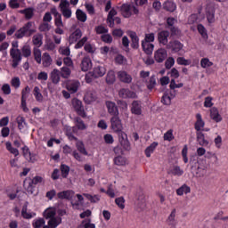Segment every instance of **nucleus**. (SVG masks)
Here are the masks:
<instances>
[{"label": "nucleus", "instance_id": "1", "mask_svg": "<svg viewBox=\"0 0 228 228\" xmlns=\"http://www.w3.org/2000/svg\"><path fill=\"white\" fill-rule=\"evenodd\" d=\"M110 129L113 133H117L118 136V141L121 143L122 147L126 151L131 149V143L127 139V134L124 132V125L122 124V119L118 116H112L110 118Z\"/></svg>", "mask_w": 228, "mask_h": 228}, {"label": "nucleus", "instance_id": "2", "mask_svg": "<svg viewBox=\"0 0 228 228\" xmlns=\"http://www.w3.org/2000/svg\"><path fill=\"white\" fill-rule=\"evenodd\" d=\"M44 216L49 219L48 225L50 228H56L60 224H61V217L56 216V208H49L44 212Z\"/></svg>", "mask_w": 228, "mask_h": 228}, {"label": "nucleus", "instance_id": "3", "mask_svg": "<svg viewBox=\"0 0 228 228\" xmlns=\"http://www.w3.org/2000/svg\"><path fill=\"white\" fill-rule=\"evenodd\" d=\"M45 180H44V177L40 175H36L31 180L24 181V188L25 190H27V191L33 193V190H35V186H37V184H45Z\"/></svg>", "mask_w": 228, "mask_h": 228}, {"label": "nucleus", "instance_id": "4", "mask_svg": "<svg viewBox=\"0 0 228 228\" xmlns=\"http://www.w3.org/2000/svg\"><path fill=\"white\" fill-rule=\"evenodd\" d=\"M121 13L125 19H129L133 13H138V8L131 4H124L121 5Z\"/></svg>", "mask_w": 228, "mask_h": 228}, {"label": "nucleus", "instance_id": "5", "mask_svg": "<svg viewBox=\"0 0 228 228\" xmlns=\"http://www.w3.org/2000/svg\"><path fill=\"white\" fill-rule=\"evenodd\" d=\"M71 106L77 111V115L80 117H86V113L85 112V107H83V102L77 98H73L71 100Z\"/></svg>", "mask_w": 228, "mask_h": 228}, {"label": "nucleus", "instance_id": "6", "mask_svg": "<svg viewBox=\"0 0 228 228\" xmlns=\"http://www.w3.org/2000/svg\"><path fill=\"white\" fill-rule=\"evenodd\" d=\"M168 58V52L165 48H159L154 52V60L157 63H163Z\"/></svg>", "mask_w": 228, "mask_h": 228}, {"label": "nucleus", "instance_id": "7", "mask_svg": "<svg viewBox=\"0 0 228 228\" xmlns=\"http://www.w3.org/2000/svg\"><path fill=\"white\" fill-rule=\"evenodd\" d=\"M10 54L12 58V67L15 69L22 61V53L19 49H11Z\"/></svg>", "mask_w": 228, "mask_h": 228}, {"label": "nucleus", "instance_id": "8", "mask_svg": "<svg viewBox=\"0 0 228 228\" xmlns=\"http://www.w3.org/2000/svg\"><path fill=\"white\" fill-rule=\"evenodd\" d=\"M207 20L209 24L215 22V4L209 3L206 7Z\"/></svg>", "mask_w": 228, "mask_h": 228}, {"label": "nucleus", "instance_id": "9", "mask_svg": "<svg viewBox=\"0 0 228 228\" xmlns=\"http://www.w3.org/2000/svg\"><path fill=\"white\" fill-rule=\"evenodd\" d=\"M118 95L122 99H136L138 97L136 93L126 88L119 90Z\"/></svg>", "mask_w": 228, "mask_h": 228}, {"label": "nucleus", "instance_id": "10", "mask_svg": "<svg viewBox=\"0 0 228 228\" xmlns=\"http://www.w3.org/2000/svg\"><path fill=\"white\" fill-rule=\"evenodd\" d=\"M106 108L108 110V113H110L112 117H118L119 115L118 107L113 102H106Z\"/></svg>", "mask_w": 228, "mask_h": 228}, {"label": "nucleus", "instance_id": "11", "mask_svg": "<svg viewBox=\"0 0 228 228\" xmlns=\"http://www.w3.org/2000/svg\"><path fill=\"white\" fill-rule=\"evenodd\" d=\"M106 74V67L102 65H96L93 69V77H102Z\"/></svg>", "mask_w": 228, "mask_h": 228}, {"label": "nucleus", "instance_id": "12", "mask_svg": "<svg viewBox=\"0 0 228 228\" xmlns=\"http://www.w3.org/2000/svg\"><path fill=\"white\" fill-rule=\"evenodd\" d=\"M75 192L72 190L62 191L57 194L58 199L61 200H72Z\"/></svg>", "mask_w": 228, "mask_h": 228}, {"label": "nucleus", "instance_id": "13", "mask_svg": "<svg viewBox=\"0 0 228 228\" xmlns=\"http://www.w3.org/2000/svg\"><path fill=\"white\" fill-rule=\"evenodd\" d=\"M81 37H83V32H81V29L77 28L69 35L68 42L69 44H76V42H77Z\"/></svg>", "mask_w": 228, "mask_h": 228}, {"label": "nucleus", "instance_id": "14", "mask_svg": "<svg viewBox=\"0 0 228 228\" xmlns=\"http://www.w3.org/2000/svg\"><path fill=\"white\" fill-rule=\"evenodd\" d=\"M97 99V94L94 90H87L85 96L84 101L86 104H92Z\"/></svg>", "mask_w": 228, "mask_h": 228}, {"label": "nucleus", "instance_id": "15", "mask_svg": "<svg viewBox=\"0 0 228 228\" xmlns=\"http://www.w3.org/2000/svg\"><path fill=\"white\" fill-rule=\"evenodd\" d=\"M118 77L122 83L129 84L133 81V77L124 70L118 72Z\"/></svg>", "mask_w": 228, "mask_h": 228}, {"label": "nucleus", "instance_id": "16", "mask_svg": "<svg viewBox=\"0 0 228 228\" xmlns=\"http://www.w3.org/2000/svg\"><path fill=\"white\" fill-rule=\"evenodd\" d=\"M184 45L179 41H171L167 45V49H172L174 53H179V51H183Z\"/></svg>", "mask_w": 228, "mask_h": 228}, {"label": "nucleus", "instance_id": "17", "mask_svg": "<svg viewBox=\"0 0 228 228\" xmlns=\"http://www.w3.org/2000/svg\"><path fill=\"white\" fill-rule=\"evenodd\" d=\"M86 125L80 118H75V126H73V133H77L79 131H85L86 129Z\"/></svg>", "mask_w": 228, "mask_h": 228}, {"label": "nucleus", "instance_id": "18", "mask_svg": "<svg viewBox=\"0 0 228 228\" xmlns=\"http://www.w3.org/2000/svg\"><path fill=\"white\" fill-rule=\"evenodd\" d=\"M23 29H25V32L28 37H31L33 33H37V26L35 25V22L28 21L27 24L23 26Z\"/></svg>", "mask_w": 228, "mask_h": 228}, {"label": "nucleus", "instance_id": "19", "mask_svg": "<svg viewBox=\"0 0 228 228\" xmlns=\"http://www.w3.org/2000/svg\"><path fill=\"white\" fill-rule=\"evenodd\" d=\"M92 67H93V64L90 57H85L81 62V70H83V72H88V70H90Z\"/></svg>", "mask_w": 228, "mask_h": 228}, {"label": "nucleus", "instance_id": "20", "mask_svg": "<svg viewBox=\"0 0 228 228\" xmlns=\"http://www.w3.org/2000/svg\"><path fill=\"white\" fill-rule=\"evenodd\" d=\"M79 86H80L79 81L71 80L67 84V90H69V92H70L71 94H76V92H77L79 88Z\"/></svg>", "mask_w": 228, "mask_h": 228}, {"label": "nucleus", "instance_id": "21", "mask_svg": "<svg viewBox=\"0 0 228 228\" xmlns=\"http://www.w3.org/2000/svg\"><path fill=\"white\" fill-rule=\"evenodd\" d=\"M131 112L133 115H142V102L134 101L131 106Z\"/></svg>", "mask_w": 228, "mask_h": 228}, {"label": "nucleus", "instance_id": "22", "mask_svg": "<svg viewBox=\"0 0 228 228\" xmlns=\"http://www.w3.org/2000/svg\"><path fill=\"white\" fill-rule=\"evenodd\" d=\"M168 37H170V32L164 30L159 34V42L162 45H167L168 44Z\"/></svg>", "mask_w": 228, "mask_h": 228}, {"label": "nucleus", "instance_id": "23", "mask_svg": "<svg viewBox=\"0 0 228 228\" xmlns=\"http://www.w3.org/2000/svg\"><path fill=\"white\" fill-rule=\"evenodd\" d=\"M207 172L208 167H206V166L203 164H199L198 167L194 171V175H196V177H204Z\"/></svg>", "mask_w": 228, "mask_h": 228}, {"label": "nucleus", "instance_id": "24", "mask_svg": "<svg viewBox=\"0 0 228 228\" xmlns=\"http://www.w3.org/2000/svg\"><path fill=\"white\" fill-rule=\"evenodd\" d=\"M85 195H81V194H77L76 195V198H77V200H71V204L73 206V208H79V206H83V204H85Z\"/></svg>", "mask_w": 228, "mask_h": 228}, {"label": "nucleus", "instance_id": "25", "mask_svg": "<svg viewBox=\"0 0 228 228\" xmlns=\"http://www.w3.org/2000/svg\"><path fill=\"white\" fill-rule=\"evenodd\" d=\"M158 145H159L158 142H153L151 145H149L145 149L144 154H145L146 158H151V156H152V154L156 151Z\"/></svg>", "mask_w": 228, "mask_h": 228}, {"label": "nucleus", "instance_id": "26", "mask_svg": "<svg viewBox=\"0 0 228 228\" xmlns=\"http://www.w3.org/2000/svg\"><path fill=\"white\" fill-rule=\"evenodd\" d=\"M41 61L43 63V67H51V65L53 64V58H51V55L49 53H43Z\"/></svg>", "mask_w": 228, "mask_h": 228}, {"label": "nucleus", "instance_id": "27", "mask_svg": "<svg viewBox=\"0 0 228 228\" xmlns=\"http://www.w3.org/2000/svg\"><path fill=\"white\" fill-rule=\"evenodd\" d=\"M142 51H144L146 54H152V52L154 51V44L152 43H147L145 41H142Z\"/></svg>", "mask_w": 228, "mask_h": 228}, {"label": "nucleus", "instance_id": "28", "mask_svg": "<svg viewBox=\"0 0 228 228\" xmlns=\"http://www.w3.org/2000/svg\"><path fill=\"white\" fill-rule=\"evenodd\" d=\"M21 216L25 218L26 220H29L33 218L34 216H37V214L34 212L28 211V204H26L21 210Z\"/></svg>", "mask_w": 228, "mask_h": 228}, {"label": "nucleus", "instance_id": "29", "mask_svg": "<svg viewBox=\"0 0 228 228\" xmlns=\"http://www.w3.org/2000/svg\"><path fill=\"white\" fill-rule=\"evenodd\" d=\"M129 37L132 40L131 47H133V49H138V47H140V38H138V36H136L134 32H130Z\"/></svg>", "mask_w": 228, "mask_h": 228}, {"label": "nucleus", "instance_id": "30", "mask_svg": "<svg viewBox=\"0 0 228 228\" xmlns=\"http://www.w3.org/2000/svg\"><path fill=\"white\" fill-rule=\"evenodd\" d=\"M197 121L195 123L196 131H204V120H202V116L200 114L196 115Z\"/></svg>", "mask_w": 228, "mask_h": 228}, {"label": "nucleus", "instance_id": "31", "mask_svg": "<svg viewBox=\"0 0 228 228\" xmlns=\"http://www.w3.org/2000/svg\"><path fill=\"white\" fill-rule=\"evenodd\" d=\"M190 191H191V189L190 188V186L183 184L176 190V194L179 197H183V195H188Z\"/></svg>", "mask_w": 228, "mask_h": 228}, {"label": "nucleus", "instance_id": "32", "mask_svg": "<svg viewBox=\"0 0 228 228\" xmlns=\"http://www.w3.org/2000/svg\"><path fill=\"white\" fill-rule=\"evenodd\" d=\"M20 13H22L25 16V19L29 20L30 19H33V15H35V9L29 7L24 10H20Z\"/></svg>", "mask_w": 228, "mask_h": 228}, {"label": "nucleus", "instance_id": "33", "mask_svg": "<svg viewBox=\"0 0 228 228\" xmlns=\"http://www.w3.org/2000/svg\"><path fill=\"white\" fill-rule=\"evenodd\" d=\"M210 117L212 120H215V122H222V116H220L218 109L216 108H212L210 110Z\"/></svg>", "mask_w": 228, "mask_h": 228}, {"label": "nucleus", "instance_id": "34", "mask_svg": "<svg viewBox=\"0 0 228 228\" xmlns=\"http://www.w3.org/2000/svg\"><path fill=\"white\" fill-rule=\"evenodd\" d=\"M177 214V210L175 208H174L170 215L167 217V224L168 225H171V227H175V215Z\"/></svg>", "mask_w": 228, "mask_h": 228}, {"label": "nucleus", "instance_id": "35", "mask_svg": "<svg viewBox=\"0 0 228 228\" xmlns=\"http://www.w3.org/2000/svg\"><path fill=\"white\" fill-rule=\"evenodd\" d=\"M78 228H95V224L92 223V219L86 218L78 225Z\"/></svg>", "mask_w": 228, "mask_h": 228}, {"label": "nucleus", "instance_id": "36", "mask_svg": "<svg viewBox=\"0 0 228 228\" xmlns=\"http://www.w3.org/2000/svg\"><path fill=\"white\" fill-rule=\"evenodd\" d=\"M169 174H171L172 175H176L177 177H181V175L184 174V170H183V168H181V167L179 166H174L170 169Z\"/></svg>", "mask_w": 228, "mask_h": 228}, {"label": "nucleus", "instance_id": "37", "mask_svg": "<svg viewBox=\"0 0 228 228\" xmlns=\"http://www.w3.org/2000/svg\"><path fill=\"white\" fill-rule=\"evenodd\" d=\"M16 122L18 124V128L20 129V131H24L26 127H28V124H26V119L24 118V117L19 116L16 118Z\"/></svg>", "mask_w": 228, "mask_h": 228}, {"label": "nucleus", "instance_id": "38", "mask_svg": "<svg viewBox=\"0 0 228 228\" xmlns=\"http://www.w3.org/2000/svg\"><path fill=\"white\" fill-rule=\"evenodd\" d=\"M115 15H117V11L115 9H111L109 12L107 19V22L110 28H113V26L115 25V19H113Z\"/></svg>", "mask_w": 228, "mask_h": 228}, {"label": "nucleus", "instance_id": "39", "mask_svg": "<svg viewBox=\"0 0 228 228\" xmlns=\"http://www.w3.org/2000/svg\"><path fill=\"white\" fill-rule=\"evenodd\" d=\"M50 77L54 85H58L60 83V70L53 69L50 74Z\"/></svg>", "mask_w": 228, "mask_h": 228}, {"label": "nucleus", "instance_id": "40", "mask_svg": "<svg viewBox=\"0 0 228 228\" xmlns=\"http://www.w3.org/2000/svg\"><path fill=\"white\" fill-rule=\"evenodd\" d=\"M76 17L77 19V20H79V22H86V12H85L83 10L81 9H77L76 11Z\"/></svg>", "mask_w": 228, "mask_h": 228}, {"label": "nucleus", "instance_id": "41", "mask_svg": "<svg viewBox=\"0 0 228 228\" xmlns=\"http://www.w3.org/2000/svg\"><path fill=\"white\" fill-rule=\"evenodd\" d=\"M23 155H24V158H25L28 161H30L31 163H35V161H37V155L31 154V151H29L28 149L24 150Z\"/></svg>", "mask_w": 228, "mask_h": 228}, {"label": "nucleus", "instance_id": "42", "mask_svg": "<svg viewBox=\"0 0 228 228\" xmlns=\"http://www.w3.org/2000/svg\"><path fill=\"white\" fill-rule=\"evenodd\" d=\"M76 147L81 154H83L84 156H88V151H86V148H85V143H83L82 141H77Z\"/></svg>", "mask_w": 228, "mask_h": 228}, {"label": "nucleus", "instance_id": "43", "mask_svg": "<svg viewBox=\"0 0 228 228\" xmlns=\"http://www.w3.org/2000/svg\"><path fill=\"white\" fill-rule=\"evenodd\" d=\"M84 197L92 203L95 204L101 200V196L99 194L92 195L88 193H84Z\"/></svg>", "mask_w": 228, "mask_h": 228}, {"label": "nucleus", "instance_id": "44", "mask_svg": "<svg viewBox=\"0 0 228 228\" xmlns=\"http://www.w3.org/2000/svg\"><path fill=\"white\" fill-rule=\"evenodd\" d=\"M44 36H42V34H36L33 36L32 38V42L34 44V45H37V47H40V45H42Z\"/></svg>", "mask_w": 228, "mask_h": 228}, {"label": "nucleus", "instance_id": "45", "mask_svg": "<svg viewBox=\"0 0 228 228\" xmlns=\"http://www.w3.org/2000/svg\"><path fill=\"white\" fill-rule=\"evenodd\" d=\"M116 80L117 78L115 77V71L110 70L106 76V83H108V85H113Z\"/></svg>", "mask_w": 228, "mask_h": 228}, {"label": "nucleus", "instance_id": "46", "mask_svg": "<svg viewBox=\"0 0 228 228\" xmlns=\"http://www.w3.org/2000/svg\"><path fill=\"white\" fill-rule=\"evenodd\" d=\"M33 54L37 63H42V51H40L38 47L34 48Z\"/></svg>", "mask_w": 228, "mask_h": 228}, {"label": "nucleus", "instance_id": "47", "mask_svg": "<svg viewBox=\"0 0 228 228\" xmlns=\"http://www.w3.org/2000/svg\"><path fill=\"white\" fill-rule=\"evenodd\" d=\"M197 140L200 145L206 147V145H209V142H208L205 138H204V134H201L200 132H199L197 134Z\"/></svg>", "mask_w": 228, "mask_h": 228}, {"label": "nucleus", "instance_id": "48", "mask_svg": "<svg viewBox=\"0 0 228 228\" xmlns=\"http://www.w3.org/2000/svg\"><path fill=\"white\" fill-rule=\"evenodd\" d=\"M164 8L167 12H175V9L177 8V6L173 1H167L164 4Z\"/></svg>", "mask_w": 228, "mask_h": 228}, {"label": "nucleus", "instance_id": "49", "mask_svg": "<svg viewBox=\"0 0 228 228\" xmlns=\"http://www.w3.org/2000/svg\"><path fill=\"white\" fill-rule=\"evenodd\" d=\"M34 96L36 97V101H37V102H42L44 101V95H42V93H40V87H34Z\"/></svg>", "mask_w": 228, "mask_h": 228}, {"label": "nucleus", "instance_id": "50", "mask_svg": "<svg viewBox=\"0 0 228 228\" xmlns=\"http://www.w3.org/2000/svg\"><path fill=\"white\" fill-rule=\"evenodd\" d=\"M44 225H45V220H44V218L35 219L32 223L34 228H42Z\"/></svg>", "mask_w": 228, "mask_h": 228}, {"label": "nucleus", "instance_id": "51", "mask_svg": "<svg viewBox=\"0 0 228 228\" xmlns=\"http://www.w3.org/2000/svg\"><path fill=\"white\" fill-rule=\"evenodd\" d=\"M175 65V59L174 57H168L165 61V68L170 70Z\"/></svg>", "mask_w": 228, "mask_h": 228}, {"label": "nucleus", "instance_id": "52", "mask_svg": "<svg viewBox=\"0 0 228 228\" xmlns=\"http://www.w3.org/2000/svg\"><path fill=\"white\" fill-rule=\"evenodd\" d=\"M177 65H184L185 67L188 65H191V60L185 59L184 57H178L176 59Z\"/></svg>", "mask_w": 228, "mask_h": 228}, {"label": "nucleus", "instance_id": "53", "mask_svg": "<svg viewBox=\"0 0 228 228\" xmlns=\"http://www.w3.org/2000/svg\"><path fill=\"white\" fill-rule=\"evenodd\" d=\"M37 79L38 81H40L41 83H45L47 81V79H49V75L47 74V72L45 71H41L38 73L37 75Z\"/></svg>", "mask_w": 228, "mask_h": 228}, {"label": "nucleus", "instance_id": "54", "mask_svg": "<svg viewBox=\"0 0 228 228\" xmlns=\"http://www.w3.org/2000/svg\"><path fill=\"white\" fill-rule=\"evenodd\" d=\"M205 158L207 159H214V163H218V156L216 155V153L213 152V151H207V153L205 154Z\"/></svg>", "mask_w": 228, "mask_h": 228}, {"label": "nucleus", "instance_id": "55", "mask_svg": "<svg viewBox=\"0 0 228 228\" xmlns=\"http://www.w3.org/2000/svg\"><path fill=\"white\" fill-rule=\"evenodd\" d=\"M61 172L62 177L67 178L69 175V173L70 172V167L65 164H62L61 166Z\"/></svg>", "mask_w": 228, "mask_h": 228}, {"label": "nucleus", "instance_id": "56", "mask_svg": "<svg viewBox=\"0 0 228 228\" xmlns=\"http://www.w3.org/2000/svg\"><path fill=\"white\" fill-rule=\"evenodd\" d=\"M174 130L169 129L164 134V140L166 142H172L174 140Z\"/></svg>", "mask_w": 228, "mask_h": 228}, {"label": "nucleus", "instance_id": "57", "mask_svg": "<svg viewBox=\"0 0 228 228\" xmlns=\"http://www.w3.org/2000/svg\"><path fill=\"white\" fill-rule=\"evenodd\" d=\"M114 163H115V165H118V167H124V165H126V158H124L122 156H118L114 159Z\"/></svg>", "mask_w": 228, "mask_h": 228}, {"label": "nucleus", "instance_id": "58", "mask_svg": "<svg viewBox=\"0 0 228 228\" xmlns=\"http://www.w3.org/2000/svg\"><path fill=\"white\" fill-rule=\"evenodd\" d=\"M183 86H184V84L181 82L177 84L175 78L171 79L170 85H169V87L171 88V90H175V88H183Z\"/></svg>", "mask_w": 228, "mask_h": 228}, {"label": "nucleus", "instance_id": "59", "mask_svg": "<svg viewBox=\"0 0 228 228\" xmlns=\"http://www.w3.org/2000/svg\"><path fill=\"white\" fill-rule=\"evenodd\" d=\"M5 147H6L7 151H9V152H11V154H13L14 156H19V150L12 148V142H7L5 143Z\"/></svg>", "mask_w": 228, "mask_h": 228}, {"label": "nucleus", "instance_id": "60", "mask_svg": "<svg viewBox=\"0 0 228 228\" xmlns=\"http://www.w3.org/2000/svg\"><path fill=\"white\" fill-rule=\"evenodd\" d=\"M213 62L209 61L208 58H204L200 61V66L202 69H209V67H212Z\"/></svg>", "mask_w": 228, "mask_h": 228}, {"label": "nucleus", "instance_id": "61", "mask_svg": "<svg viewBox=\"0 0 228 228\" xmlns=\"http://www.w3.org/2000/svg\"><path fill=\"white\" fill-rule=\"evenodd\" d=\"M198 31L201 35L202 38H208V31L206 30V28H204V25L199 24Z\"/></svg>", "mask_w": 228, "mask_h": 228}, {"label": "nucleus", "instance_id": "62", "mask_svg": "<svg viewBox=\"0 0 228 228\" xmlns=\"http://www.w3.org/2000/svg\"><path fill=\"white\" fill-rule=\"evenodd\" d=\"M22 54L25 58L31 56V47L29 45H25L21 49Z\"/></svg>", "mask_w": 228, "mask_h": 228}, {"label": "nucleus", "instance_id": "63", "mask_svg": "<svg viewBox=\"0 0 228 228\" xmlns=\"http://www.w3.org/2000/svg\"><path fill=\"white\" fill-rule=\"evenodd\" d=\"M103 140H104L105 143H107L108 145H112V143H114V142H115L113 135L110 134H106L103 136Z\"/></svg>", "mask_w": 228, "mask_h": 228}, {"label": "nucleus", "instance_id": "64", "mask_svg": "<svg viewBox=\"0 0 228 228\" xmlns=\"http://www.w3.org/2000/svg\"><path fill=\"white\" fill-rule=\"evenodd\" d=\"M167 74L170 76V77H172V79H177V77L180 76L179 70H177L175 68H172Z\"/></svg>", "mask_w": 228, "mask_h": 228}]
</instances>
